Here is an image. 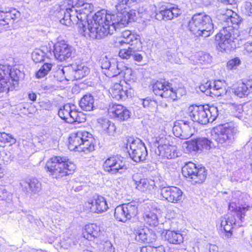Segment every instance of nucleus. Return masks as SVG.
<instances>
[{"label": "nucleus", "instance_id": "obj_13", "mask_svg": "<svg viewBox=\"0 0 252 252\" xmlns=\"http://www.w3.org/2000/svg\"><path fill=\"white\" fill-rule=\"evenodd\" d=\"M137 213V203L132 201L118 206L115 209L114 217L118 221L125 222L136 216Z\"/></svg>", "mask_w": 252, "mask_h": 252}, {"label": "nucleus", "instance_id": "obj_3", "mask_svg": "<svg viewBox=\"0 0 252 252\" xmlns=\"http://www.w3.org/2000/svg\"><path fill=\"white\" fill-rule=\"evenodd\" d=\"M241 18L236 13H234L226 19L228 25L224 26L216 35V39L219 40V46L220 51L228 52L236 48L235 40L236 37L235 32H237V27L241 22Z\"/></svg>", "mask_w": 252, "mask_h": 252}, {"label": "nucleus", "instance_id": "obj_48", "mask_svg": "<svg viewBox=\"0 0 252 252\" xmlns=\"http://www.w3.org/2000/svg\"><path fill=\"white\" fill-rule=\"evenodd\" d=\"M128 49H123L120 50L119 55V56L125 59H128L132 58V54L134 50H136L134 49V46H130Z\"/></svg>", "mask_w": 252, "mask_h": 252}, {"label": "nucleus", "instance_id": "obj_42", "mask_svg": "<svg viewBox=\"0 0 252 252\" xmlns=\"http://www.w3.org/2000/svg\"><path fill=\"white\" fill-rule=\"evenodd\" d=\"M85 121L86 117L82 113L72 110L71 113L70 118L68 120V123L78 122V123H81Z\"/></svg>", "mask_w": 252, "mask_h": 252}, {"label": "nucleus", "instance_id": "obj_12", "mask_svg": "<svg viewBox=\"0 0 252 252\" xmlns=\"http://www.w3.org/2000/svg\"><path fill=\"white\" fill-rule=\"evenodd\" d=\"M153 145L156 148V154L163 158H174L177 157L176 148L168 144V141L164 137H157L153 141Z\"/></svg>", "mask_w": 252, "mask_h": 252}, {"label": "nucleus", "instance_id": "obj_54", "mask_svg": "<svg viewBox=\"0 0 252 252\" xmlns=\"http://www.w3.org/2000/svg\"><path fill=\"white\" fill-rule=\"evenodd\" d=\"M136 0H119L118 4L116 5L117 11H123L126 9L125 5L136 1Z\"/></svg>", "mask_w": 252, "mask_h": 252}, {"label": "nucleus", "instance_id": "obj_6", "mask_svg": "<svg viewBox=\"0 0 252 252\" xmlns=\"http://www.w3.org/2000/svg\"><path fill=\"white\" fill-rule=\"evenodd\" d=\"M45 168L50 176L58 179L72 174L75 169V165L65 157L55 156L47 162Z\"/></svg>", "mask_w": 252, "mask_h": 252}, {"label": "nucleus", "instance_id": "obj_53", "mask_svg": "<svg viewBox=\"0 0 252 252\" xmlns=\"http://www.w3.org/2000/svg\"><path fill=\"white\" fill-rule=\"evenodd\" d=\"M198 56V60L200 63L209 64L212 62V57L208 54L201 52L199 53Z\"/></svg>", "mask_w": 252, "mask_h": 252}, {"label": "nucleus", "instance_id": "obj_18", "mask_svg": "<svg viewBox=\"0 0 252 252\" xmlns=\"http://www.w3.org/2000/svg\"><path fill=\"white\" fill-rule=\"evenodd\" d=\"M161 195L169 202H177L182 199V191L176 187H165L161 189Z\"/></svg>", "mask_w": 252, "mask_h": 252}, {"label": "nucleus", "instance_id": "obj_17", "mask_svg": "<svg viewBox=\"0 0 252 252\" xmlns=\"http://www.w3.org/2000/svg\"><path fill=\"white\" fill-rule=\"evenodd\" d=\"M20 16V12L16 9H10L5 11L0 10V29H8L9 25L12 24Z\"/></svg>", "mask_w": 252, "mask_h": 252}, {"label": "nucleus", "instance_id": "obj_15", "mask_svg": "<svg viewBox=\"0 0 252 252\" xmlns=\"http://www.w3.org/2000/svg\"><path fill=\"white\" fill-rule=\"evenodd\" d=\"M55 58L60 62L67 61L72 58L74 49L64 41H59L54 46Z\"/></svg>", "mask_w": 252, "mask_h": 252}, {"label": "nucleus", "instance_id": "obj_41", "mask_svg": "<svg viewBox=\"0 0 252 252\" xmlns=\"http://www.w3.org/2000/svg\"><path fill=\"white\" fill-rule=\"evenodd\" d=\"M189 124V122L182 120V139H187L192 135V129Z\"/></svg>", "mask_w": 252, "mask_h": 252}, {"label": "nucleus", "instance_id": "obj_28", "mask_svg": "<svg viewBox=\"0 0 252 252\" xmlns=\"http://www.w3.org/2000/svg\"><path fill=\"white\" fill-rule=\"evenodd\" d=\"M232 92L241 98L247 96L252 93V80L239 84L237 87L232 89Z\"/></svg>", "mask_w": 252, "mask_h": 252}, {"label": "nucleus", "instance_id": "obj_45", "mask_svg": "<svg viewBox=\"0 0 252 252\" xmlns=\"http://www.w3.org/2000/svg\"><path fill=\"white\" fill-rule=\"evenodd\" d=\"M52 64L45 63L36 73V77L37 78L44 77L51 70Z\"/></svg>", "mask_w": 252, "mask_h": 252}, {"label": "nucleus", "instance_id": "obj_63", "mask_svg": "<svg viewBox=\"0 0 252 252\" xmlns=\"http://www.w3.org/2000/svg\"><path fill=\"white\" fill-rule=\"evenodd\" d=\"M157 107V102L154 100H152L149 105L146 107V108L148 109L150 111H153Z\"/></svg>", "mask_w": 252, "mask_h": 252}, {"label": "nucleus", "instance_id": "obj_8", "mask_svg": "<svg viewBox=\"0 0 252 252\" xmlns=\"http://www.w3.org/2000/svg\"><path fill=\"white\" fill-rule=\"evenodd\" d=\"M237 128L232 123L220 125L211 131L212 138L222 147L227 148L234 141Z\"/></svg>", "mask_w": 252, "mask_h": 252}, {"label": "nucleus", "instance_id": "obj_52", "mask_svg": "<svg viewBox=\"0 0 252 252\" xmlns=\"http://www.w3.org/2000/svg\"><path fill=\"white\" fill-rule=\"evenodd\" d=\"M157 236L156 233L152 230L148 228V232H147V235L146 236V239L144 240V243L149 244H152L156 242Z\"/></svg>", "mask_w": 252, "mask_h": 252}, {"label": "nucleus", "instance_id": "obj_51", "mask_svg": "<svg viewBox=\"0 0 252 252\" xmlns=\"http://www.w3.org/2000/svg\"><path fill=\"white\" fill-rule=\"evenodd\" d=\"M182 120L179 122H176L173 127V132L174 135L177 137L182 139Z\"/></svg>", "mask_w": 252, "mask_h": 252}, {"label": "nucleus", "instance_id": "obj_62", "mask_svg": "<svg viewBox=\"0 0 252 252\" xmlns=\"http://www.w3.org/2000/svg\"><path fill=\"white\" fill-rule=\"evenodd\" d=\"M245 50L249 53H252V42H247L244 45Z\"/></svg>", "mask_w": 252, "mask_h": 252}, {"label": "nucleus", "instance_id": "obj_34", "mask_svg": "<svg viewBox=\"0 0 252 252\" xmlns=\"http://www.w3.org/2000/svg\"><path fill=\"white\" fill-rule=\"evenodd\" d=\"M212 91H210V95L213 96H220L226 94L227 91L225 90L224 83L221 80H216L213 83Z\"/></svg>", "mask_w": 252, "mask_h": 252}, {"label": "nucleus", "instance_id": "obj_38", "mask_svg": "<svg viewBox=\"0 0 252 252\" xmlns=\"http://www.w3.org/2000/svg\"><path fill=\"white\" fill-rule=\"evenodd\" d=\"M22 74L20 70L17 69H11L10 66L9 65V71L5 73V78L6 81H7V79L10 78L13 82V85L15 86L18 84L19 79Z\"/></svg>", "mask_w": 252, "mask_h": 252}, {"label": "nucleus", "instance_id": "obj_55", "mask_svg": "<svg viewBox=\"0 0 252 252\" xmlns=\"http://www.w3.org/2000/svg\"><path fill=\"white\" fill-rule=\"evenodd\" d=\"M199 89L201 92L205 93L206 95H210V91H212V85L210 82L207 81L205 84L201 85Z\"/></svg>", "mask_w": 252, "mask_h": 252}, {"label": "nucleus", "instance_id": "obj_21", "mask_svg": "<svg viewBox=\"0 0 252 252\" xmlns=\"http://www.w3.org/2000/svg\"><path fill=\"white\" fill-rule=\"evenodd\" d=\"M119 43H126L130 46H134L136 50H141L142 48V42L140 40L139 36L132 34L130 31H125L122 33Z\"/></svg>", "mask_w": 252, "mask_h": 252}, {"label": "nucleus", "instance_id": "obj_25", "mask_svg": "<svg viewBox=\"0 0 252 252\" xmlns=\"http://www.w3.org/2000/svg\"><path fill=\"white\" fill-rule=\"evenodd\" d=\"M135 189L141 192H149L154 188V183L147 179L140 178L137 175L132 176Z\"/></svg>", "mask_w": 252, "mask_h": 252}, {"label": "nucleus", "instance_id": "obj_27", "mask_svg": "<svg viewBox=\"0 0 252 252\" xmlns=\"http://www.w3.org/2000/svg\"><path fill=\"white\" fill-rule=\"evenodd\" d=\"M91 209L96 213H101L105 212L108 208L105 198L100 195L94 197L91 202Z\"/></svg>", "mask_w": 252, "mask_h": 252}, {"label": "nucleus", "instance_id": "obj_14", "mask_svg": "<svg viewBox=\"0 0 252 252\" xmlns=\"http://www.w3.org/2000/svg\"><path fill=\"white\" fill-rule=\"evenodd\" d=\"M103 167L105 171L112 174H122L127 169L125 161L118 157L108 158L104 162Z\"/></svg>", "mask_w": 252, "mask_h": 252}, {"label": "nucleus", "instance_id": "obj_31", "mask_svg": "<svg viewBox=\"0 0 252 252\" xmlns=\"http://www.w3.org/2000/svg\"><path fill=\"white\" fill-rule=\"evenodd\" d=\"M165 239L170 244L179 245L184 241L183 235L179 231L167 230L165 234Z\"/></svg>", "mask_w": 252, "mask_h": 252}, {"label": "nucleus", "instance_id": "obj_22", "mask_svg": "<svg viewBox=\"0 0 252 252\" xmlns=\"http://www.w3.org/2000/svg\"><path fill=\"white\" fill-rule=\"evenodd\" d=\"M22 190L28 195L37 194L41 190V184L36 179H28L21 181Z\"/></svg>", "mask_w": 252, "mask_h": 252}, {"label": "nucleus", "instance_id": "obj_64", "mask_svg": "<svg viewBox=\"0 0 252 252\" xmlns=\"http://www.w3.org/2000/svg\"><path fill=\"white\" fill-rule=\"evenodd\" d=\"M210 252H218L219 248L216 245L210 244L209 247Z\"/></svg>", "mask_w": 252, "mask_h": 252}, {"label": "nucleus", "instance_id": "obj_59", "mask_svg": "<svg viewBox=\"0 0 252 252\" xmlns=\"http://www.w3.org/2000/svg\"><path fill=\"white\" fill-rule=\"evenodd\" d=\"M138 50H134L132 56V59H133L134 61L140 62H141L143 59V56L141 54L137 53L136 51Z\"/></svg>", "mask_w": 252, "mask_h": 252}, {"label": "nucleus", "instance_id": "obj_30", "mask_svg": "<svg viewBox=\"0 0 252 252\" xmlns=\"http://www.w3.org/2000/svg\"><path fill=\"white\" fill-rule=\"evenodd\" d=\"M100 228L95 224H90L85 226L83 232L84 237L89 240L97 237L99 235Z\"/></svg>", "mask_w": 252, "mask_h": 252}, {"label": "nucleus", "instance_id": "obj_11", "mask_svg": "<svg viewBox=\"0 0 252 252\" xmlns=\"http://www.w3.org/2000/svg\"><path fill=\"white\" fill-rule=\"evenodd\" d=\"M182 172L184 177L188 178L192 184L202 183L206 178L207 172L205 167L197 168L196 165L189 162L182 167Z\"/></svg>", "mask_w": 252, "mask_h": 252}, {"label": "nucleus", "instance_id": "obj_43", "mask_svg": "<svg viewBox=\"0 0 252 252\" xmlns=\"http://www.w3.org/2000/svg\"><path fill=\"white\" fill-rule=\"evenodd\" d=\"M156 19L158 20H169L173 18L172 12L170 8L161 10L158 13H156L155 15Z\"/></svg>", "mask_w": 252, "mask_h": 252}, {"label": "nucleus", "instance_id": "obj_60", "mask_svg": "<svg viewBox=\"0 0 252 252\" xmlns=\"http://www.w3.org/2000/svg\"><path fill=\"white\" fill-rule=\"evenodd\" d=\"M170 9L172 12L173 18L174 17H178V15L181 14V11L178 8H175L174 7H173L172 8H170Z\"/></svg>", "mask_w": 252, "mask_h": 252}, {"label": "nucleus", "instance_id": "obj_16", "mask_svg": "<svg viewBox=\"0 0 252 252\" xmlns=\"http://www.w3.org/2000/svg\"><path fill=\"white\" fill-rule=\"evenodd\" d=\"M108 113L117 121H126L130 119V111L126 107L118 104H110L108 109Z\"/></svg>", "mask_w": 252, "mask_h": 252}, {"label": "nucleus", "instance_id": "obj_7", "mask_svg": "<svg viewBox=\"0 0 252 252\" xmlns=\"http://www.w3.org/2000/svg\"><path fill=\"white\" fill-rule=\"evenodd\" d=\"M188 114L194 122L206 125L213 122L219 115L218 108L214 105H191L188 108Z\"/></svg>", "mask_w": 252, "mask_h": 252}, {"label": "nucleus", "instance_id": "obj_39", "mask_svg": "<svg viewBox=\"0 0 252 252\" xmlns=\"http://www.w3.org/2000/svg\"><path fill=\"white\" fill-rule=\"evenodd\" d=\"M75 67L77 80L83 78L89 74L90 72V69L84 63L79 64H75Z\"/></svg>", "mask_w": 252, "mask_h": 252}, {"label": "nucleus", "instance_id": "obj_56", "mask_svg": "<svg viewBox=\"0 0 252 252\" xmlns=\"http://www.w3.org/2000/svg\"><path fill=\"white\" fill-rule=\"evenodd\" d=\"M241 61L238 58L230 60L227 63V67L229 69L235 68L240 64Z\"/></svg>", "mask_w": 252, "mask_h": 252}, {"label": "nucleus", "instance_id": "obj_26", "mask_svg": "<svg viewBox=\"0 0 252 252\" xmlns=\"http://www.w3.org/2000/svg\"><path fill=\"white\" fill-rule=\"evenodd\" d=\"M131 89L124 90L122 85L116 83L111 88L110 93L112 97L116 100H125L131 96Z\"/></svg>", "mask_w": 252, "mask_h": 252}, {"label": "nucleus", "instance_id": "obj_20", "mask_svg": "<svg viewBox=\"0 0 252 252\" xmlns=\"http://www.w3.org/2000/svg\"><path fill=\"white\" fill-rule=\"evenodd\" d=\"M89 133L87 131H79L71 133L68 138V148L70 150L79 152L84 139L88 137Z\"/></svg>", "mask_w": 252, "mask_h": 252}, {"label": "nucleus", "instance_id": "obj_46", "mask_svg": "<svg viewBox=\"0 0 252 252\" xmlns=\"http://www.w3.org/2000/svg\"><path fill=\"white\" fill-rule=\"evenodd\" d=\"M45 53L40 49H35L32 53V60L35 63H41L44 61Z\"/></svg>", "mask_w": 252, "mask_h": 252}, {"label": "nucleus", "instance_id": "obj_35", "mask_svg": "<svg viewBox=\"0 0 252 252\" xmlns=\"http://www.w3.org/2000/svg\"><path fill=\"white\" fill-rule=\"evenodd\" d=\"M85 139L83 140L79 152L88 153L94 151V139L92 134L89 133V135H88V137Z\"/></svg>", "mask_w": 252, "mask_h": 252}, {"label": "nucleus", "instance_id": "obj_29", "mask_svg": "<svg viewBox=\"0 0 252 252\" xmlns=\"http://www.w3.org/2000/svg\"><path fill=\"white\" fill-rule=\"evenodd\" d=\"M97 122L103 131L109 135H114L115 133L116 127L115 124L107 119L100 118L98 119Z\"/></svg>", "mask_w": 252, "mask_h": 252}, {"label": "nucleus", "instance_id": "obj_9", "mask_svg": "<svg viewBox=\"0 0 252 252\" xmlns=\"http://www.w3.org/2000/svg\"><path fill=\"white\" fill-rule=\"evenodd\" d=\"M153 92L157 95L176 100L186 94L183 87H173V85L165 80L157 81L153 86Z\"/></svg>", "mask_w": 252, "mask_h": 252}, {"label": "nucleus", "instance_id": "obj_58", "mask_svg": "<svg viewBox=\"0 0 252 252\" xmlns=\"http://www.w3.org/2000/svg\"><path fill=\"white\" fill-rule=\"evenodd\" d=\"M244 6L247 13L249 16H252V0H247Z\"/></svg>", "mask_w": 252, "mask_h": 252}, {"label": "nucleus", "instance_id": "obj_19", "mask_svg": "<svg viewBox=\"0 0 252 252\" xmlns=\"http://www.w3.org/2000/svg\"><path fill=\"white\" fill-rule=\"evenodd\" d=\"M118 12L117 14L112 15L115 16V20L119 28L124 27L128 23L134 21L136 19L135 10H132L129 12H127L123 10V11H118Z\"/></svg>", "mask_w": 252, "mask_h": 252}, {"label": "nucleus", "instance_id": "obj_2", "mask_svg": "<svg viewBox=\"0 0 252 252\" xmlns=\"http://www.w3.org/2000/svg\"><path fill=\"white\" fill-rule=\"evenodd\" d=\"M89 0H69L72 8H61L56 13L60 23L67 26L71 24L80 25L82 22L86 23L89 15L94 10L93 5L88 2Z\"/></svg>", "mask_w": 252, "mask_h": 252}, {"label": "nucleus", "instance_id": "obj_57", "mask_svg": "<svg viewBox=\"0 0 252 252\" xmlns=\"http://www.w3.org/2000/svg\"><path fill=\"white\" fill-rule=\"evenodd\" d=\"M9 71V65L0 64V80L5 79V73Z\"/></svg>", "mask_w": 252, "mask_h": 252}, {"label": "nucleus", "instance_id": "obj_37", "mask_svg": "<svg viewBox=\"0 0 252 252\" xmlns=\"http://www.w3.org/2000/svg\"><path fill=\"white\" fill-rule=\"evenodd\" d=\"M235 224L233 220L230 219L229 217H223L221 219L220 227L226 232V235L228 237L231 236V229L233 228V225Z\"/></svg>", "mask_w": 252, "mask_h": 252}, {"label": "nucleus", "instance_id": "obj_32", "mask_svg": "<svg viewBox=\"0 0 252 252\" xmlns=\"http://www.w3.org/2000/svg\"><path fill=\"white\" fill-rule=\"evenodd\" d=\"M157 210H149L144 212L143 218L145 222L152 226H157L158 223V220L157 214Z\"/></svg>", "mask_w": 252, "mask_h": 252}, {"label": "nucleus", "instance_id": "obj_44", "mask_svg": "<svg viewBox=\"0 0 252 252\" xmlns=\"http://www.w3.org/2000/svg\"><path fill=\"white\" fill-rule=\"evenodd\" d=\"M148 228L147 227H140L135 230V240L140 242H144L147 235Z\"/></svg>", "mask_w": 252, "mask_h": 252}, {"label": "nucleus", "instance_id": "obj_5", "mask_svg": "<svg viewBox=\"0 0 252 252\" xmlns=\"http://www.w3.org/2000/svg\"><path fill=\"white\" fill-rule=\"evenodd\" d=\"M190 31L196 36L206 37L214 31V25L211 17L203 13L194 14L189 22Z\"/></svg>", "mask_w": 252, "mask_h": 252}, {"label": "nucleus", "instance_id": "obj_47", "mask_svg": "<svg viewBox=\"0 0 252 252\" xmlns=\"http://www.w3.org/2000/svg\"><path fill=\"white\" fill-rule=\"evenodd\" d=\"M167 56L168 60L170 62L178 64L181 63V60L180 59V57L182 56L181 54H179L176 51H168Z\"/></svg>", "mask_w": 252, "mask_h": 252}, {"label": "nucleus", "instance_id": "obj_4", "mask_svg": "<svg viewBox=\"0 0 252 252\" xmlns=\"http://www.w3.org/2000/svg\"><path fill=\"white\" fill-rule=\"evenodd\" d=\"M101 67L103 72L109 78L120 76L126 81L134 82L135 77L132 70L125 66L123 63L118 62L115 59H108L105 57L101 59Z\"/></svg>", "mask_w": 252, "mask_h": 252}, {"label": "nucleus", "instance_id": "obj_10", "mask_svg": "<svg viewBox=\"0 0 252 252\" xmlns=\"http://www.w3.org/2000/svg\"><path fill=\"white\" fill-rule=\"evenodd\" d=\"M129 147L128 153L131 158L136 162L143 161L148 155L144 143L139 138L128 137L127 139L126 148Z\"/></svg>", "mask_w": 252, "mask_h": 252}, {"label": "nucleus", "instance_id": "obj_24", "mask_svg": "<svg viewBox=\"0 0 252 252\" xmlns=\"http://www.w3.org/2000/svg\"><path fill=\"white\" fill-rule=\"evenodd\" d=\"M188 147L193 151L201 152L209 150L211 148L212 142L205 137H199L188 142Z\"/></svg>", "mask_w": 252, "mask_h": 252}, {"label": "nucleus", "instance_id": "obj_33", "mask_svg": "<svg viewBox=\"0 0 252 252\" xmlns=\"http://www.w3.org/2000/svg\"><path fill=\"white\" fill-rule=\"evenodd\" d=\"M94 99L91 94L84 95L79 101L80 108L84 111H90L94 108Z\"/></svg>", "mask_w": 252, "mask_h": 252}, {"label": "nucleus", "instance_id": "obj_40", "mask_svg": "<svg viewBox=\"0 0 252 252\" xmlns=\"http://www.w3.org/2000/svg\"><path fill=\"white\" fill-rule=\"evenodd\" d=\"M72 111V110L70 105L69 104H66L60 108L58 111V115L61 119L68 123V120L70 118Z\"/></svg>", "mask_w": 252, "mask_h": 252}, {"label": "nucleus", "instance_id": "obj_49", "mask_svg": "<svg viewBox=\"0 0 252 252\" xmlns=\"http://www.w3.org/2000/svg\"><path fill=\"white\" fill-rule=\"evenodd\" d=\"M16 140L9 134L5 132H0V143H14Z\"/></svg>", "mask_w": 252, "mask_h": 252}, {"label": "nucleus", "instance_id": "obj_23", "mask_svg": "<svg viewBox=\"0 0 252 252\" xmlns=\"http://www.w3.org/2000/svg\"><path fill=\"white\" fill-rule=\"evenodd\" d=\"M54 76L55 77L60 76L59 78H57V80L60 82L63 81V79L67 81L77 80L75 64L70 66H65L62 69H59L55 72Z\"/></svg>", "mask_w": 252, "mask_h": 252}, {"label": "nucleus", "instance_id": "obj_50", "mask_svg": "<svg viewBox=\"0 0 252 252\" xmlns=\"http://www.w3.org/2000/svg\"><path fill=\"white\" fill-rule=\"evenodd\" d=\"M10 82L6 80H0V97L3 96L4 93H7L10 89Z\"/></svg>", "mask_w": 252, "mask_h": 252}, {"label": "nucleus", "instance_id": "obj_36", "mask_svg": "<svg viewBox=\"0 0 252 252\" xmlns=\"http://www.w3.org/2000/svg\"><path fill=\"white\" fill-rule=\"evenodd\" d=\"M228 209L229 211L235 212L237 218L241 221H243L245 216V213L248 210V207H238L235 203L232 202L229 203Z\"/></svg>", "mask_w": 252, "mask_h": 252}, {"label": "nucleus", "instance_id": "obj_61", "mask_svg": "<svg viewBox=\"0 0 252 252\" xmlns=\"http://www.w3.org/2000/svg\"><path fill=\"white\" fill-rule=\"evenodd\" d=\"M155 247L151 246L143 247L141 248V252H152L155 250Z\"/></svg>", "mask_w": 252, "mask_h": 252}, {"label": "nucleus", "instance_id": "obj_1", "mask_svg": "<svg viewBox=\"0 0 252 252\" xmlns=\"http://www.w3.org/2000/svg\"><path fill=\"white\" fill-rule=\"evenodd\" d=\"M94 22L88 23L86 28L85 22L78 25L82 30V33L84 36L89 37L92 39H100L112 34L117 28H119L115 20V16L112 14H107L103 9L96 12L93 16Z\"/></svg>", "mask_w": 252, "mask_h": 252}]
</instances>
